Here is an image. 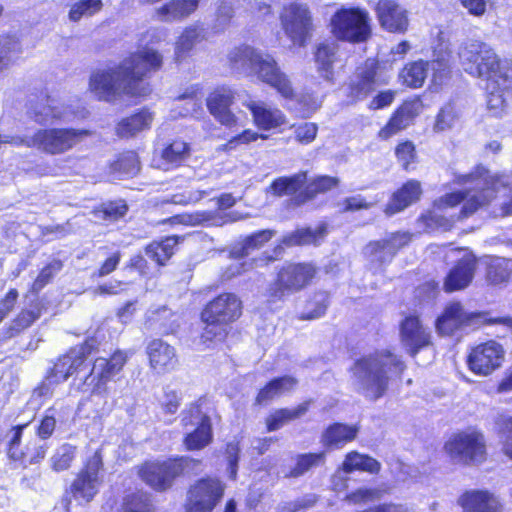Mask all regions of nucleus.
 Listing matches in <instances>:
<instances>
[{
	"label": "nucleus",
	"mask_w": 512,
	"mask_h": 512,
	"mask_svg": "<svg viewBox=\"0 0 512 512\" xmlns=\"http://www.w3.org/2000/svg\"><path fill=\"white\" fill-rule=\"evenodd\" d=\"M325 452L305 453L296 456V464L293 469L285 475L286 478H298L304 475L313 467H317L324 463Z\"/></svg>",
	"instance_id": "47"
},
{
	"label": "nucleus",
	"mask_w": 512,
	"mask_h": 512,
	"mask_svg": "<svg viewBox=\"0 0 512 512\" xmlns=\"http://www.w3.org/2000/svg\"><path fill=\"white\" fill-rule=\"evenodd\" d=\"M153 120V115L148 110H141L129 117L122 119L116 128L120 137H131L135 134L149 129Z\"/></svg>",
	"instance_id": "33"
},
{
	"label": "nucleus",
	"mask_w": 512,
	"mask_h": 512,
	"mask_svg": "<svg viewBox=\"0 0 512 512\" xmlns=\"http://www.w3.org/2000/svg\"><path fill=\"white\" fill-rule=\"evenodd\" d=\"M162 55L153 49H144L124 59L117 67L93 72L89 90L101 101L114 102L123 94L145 96L149 93L143 78L162 66Z\"/></svg>",
	"instance_id": "1"
},
{
	"label": "nucleus",
	"mask_w": 512,
	"mask_h": 512,
	"mask_svg": "<svg viewBox=\"0 0 512 512\" xmlns=\"http://www.w3.org/2000/svg\"><path fill=\"white\" fill-rule=\"evenodd\" d=\"M244 105L252 112L255 124L261 129L270 130L286 123L285 116L279 109L268 108L263 102L250 100Z\"/></svg>",
	"instance_id": "29"
},
{
	"label": "nucleus",
	"mask_w": 512,
	"mask_h": 512,
	"mask_svg": "<svg viewBox=\"0 0 512 512\" xmlns=\"http://www.w3.org/2000/svg\"><path fill=\"white\" fill-rule=\"evenodd\" d=\"M429 70L433 72V82L441 83L449 73V55L441 54L436 59H433L429 62Z\"/></svg>",
	"instance_id": "61"
},
{
	"label": "nucleus",
	"mask_w": 512,
	"mask_h": 512,
	"mask_svg": "<svg viewBox=\"0 0 512 512\" xmlns=\"http://www.w3.org/2000/svg\"><path fill=\"white\" fill-rule=\"evenodd\" d=\"M259 51L250 47V46H242L234 48L230 51L228 58L231 66L237 70H250L252 72V68L255 64V61L258 57Z\"/></svg>",
	"instance_id": "45"
},
{
	"label": "nucleus",
	"mask_w": 512,
	"mask_h": 512,
	"mask_svg": "<svg viewBox=\"0 0 512 512\" xmlns=\"http://www.w3.org/2000/svg\"><path fill=\"white\" fill-rule=\"evenodd\" d=\"M189 155V146L182 140H175L161 152V159L168 165H179Z\"/></svg>",
	"instance_id": "51"
},
{
	"label": "nucleus",
	"mask_w": 512,
	"mask_h": 512,
	"mask_svg": "<svg viewBox=\"0 0 512 512\" xmlns=\"http://www.w3.org/2000/svg\"><path fill=\"white\" fill-rule=\"evenodd\" d=\"M201 462L190 457L169 459L163 462L146 463L140 470L141 478L152 488L159 491L172 486L174 479L183 473L196 471Z\"/></svg>",
	"instance_id": "6"
},
{
	"label": "nucleus",
	"mask_w": 512,
	"mask_h": 512,
	"mask_svg": "<svg viewBox=\"0 0 512 512\" xmlns=\"http://www.w3.org/2000/svg\"><path fill=\"white\" fill-rule=\"evenodd\" d=\"M315 276L310 264H287L283 266L267 289L269 302L284 301L288 296L303 289Z\"/></svg>",
	"instance_id": "7"
},
{
	"label": "nucleus",
	"mask_w": 512,
	"mask_h": 512,
	"mask_svg": "<svg viewBox=\"0 0 512 512\" xmlns=\"http://www.w3.org/2000/svg\"><path fill=\"white\" fill-rule=\"evenodd\" d=\"M39 317L38 313L34 311H22L12 321L10 330V336L20 333L22 330L28 328L32 323Z\"/></svg>",
	"instance_id": "64"
},
{
	"label": "nucleus",
	"mask_w": 512,
	"mask_h": 512,
	"mask_svg": "<svg viewBox=\"0 0 512 512\" xmlns=\"http://www.w3.org/2000/svg\"><path fill=\"white\" fill-rule=\"evenodd\" d=\"M459 184H470L471 188L465 191L453 192L442 196L436 201L439 209L452 208L465 200L457 216V220L466 218L479 208L488 205L496 193H501L503 201L500 203L499 216L512 215V177L508 175H491L484 166H477L473 172L460 175Z\"/></svg>",
	"instance_id": "2"
},
{
	"label": "nucleus",
	"mask_w": 512,
	"mask_h": 512,
	"mask_svg": "<svg viewBox=\"0 0 512 512\" xmlns=\"http://www.w3.org/2000/svg\"><path fill=\"white\" fill-rule=\"evenodd\" d=\"M310 406V402L301 403L293 409H278L266 418V426L269 432L276 431L284 426L287 422L293 421L304 416Z\"/></svg>",
	"instance_id": "34"
},
{
	"label": "nucleus",
	"mask_w": 512,
	"mask_h": 512,
	"mask_svg": "<svg viewBox=\"0 0 512 512\" xmlns=\"http://www.w3.org/2000/svg\"><path fill=\"white\" fill-rule=\"evenodd\" d=\"M478 317L480 314L467 312L461 303L453 302L446 306L443 314L437 319L436 328L443 335H452Z\"/></svg>",
	"instance_id": "26"
},
{
	"label": "nucleus",
	"mask_w": 512,
	"mask_h": 512,
	"mask_svg": "<svg viewBox=\"0 0 512 512\" xmlns=\"http://www.w3.org/2000/svg\"><path fill=\"white\" fill-rule=\"evenodd\" d=\"M297 384L298 380L292 376L286 375L283 377L274 378L259 391L256 397V403L265 405L275 398H278L281 395L292 391Z\"/></svg>",
	"instance_id": "31"
},
{
	"label": "nucleus",
	"mask_w": 512,
	"mask_h": 512,
	"mask_svg": "<svg viewBox=\"0 0 512 512\" xmlns=\"http://www.w3.org/2000/svg\"><path fill=\"white\" fill-rule=\"evenodd\" d=\"M421 103L418 100L404 102L392 115L388 123L379 131V137L388 139L410 125L419 114Z\"/></svg>",
	"instance_id": "28"
},
{
	"label": "nucleus",
	"mask_w": 512,
	"mask_h": 512,
	"mask_svg": "<svg viewBox=\"0 0 512 512\" xmlns=\"http://www.w3.org/2000/svg\"><path fill=\"white\" fill-rule=\"evenodd\" d=\"M377 70L378 62L371 58L357 67L349 80L348 97L353 101H359L365 99L372 93L378 84Z\"/></svg>",
	"instance_id": "18"
},
{
	"label": "nucleus",
	"mask_w": 512,
	"mask_h": 512,
	"mask_svg": "<svg viewBox=\"0 0 512 512\" xmlns=\"http://www.w3.org/2000/svg\"><path fill=\"white\" fill-rule=\"evenodd\" d=\"M63 267V264L60 260L54 259L50 263H48L39 273L38 277L35 279L32 285L33 292H39L42 290L50 281L53 279L55 274H57Z\"/></svg>",
	"instance_id": "57"
},
{
	"label": "nucleus",
	"mask_w": 512,
	"mask_h": 512,
	"mask_svg": "<svg viewBox=\"0 0 512 512\" xmlns=\"http://www.w3.org/2000/svg\"><path fill=\"white\" fill-rule=\"evenodd\" d=\"M275 235L274 230L266 229L248 236L242 243L241 256H247L251 250L261 247Z\"/></svg>",
	"instance_id": "59"
},
{
	"label": "nucleus",
	"mask_w": 512,
	"mask_h": 512,
	"mask_svg": "<svg viewBox=\"0 0 512 512\" xmlns=\"http://www.w3.org/2000/svg\"><path fill=\"white\" fill-rule=\"evenodd\" d=\"M205 38V29L198 25L185 28L175 45V61L181 62Z\"/></svg>",
	"instance_id": "32"
},
{
	"label": "nucleus",
	"mask_w": 512,
	"mask_h": 512,
	"mask_svg": "<svg viewBox=\"0 0 512 512\" xmlns=\"http://www.w3.org/2000/svg\"><path fill=\"white\" fill-rule=\"evenodd\" d=\"M420 220L423 222L428 231H449L457 221V217L454 215L447 217L436 212H431L422 216Z\"/></svg>",
	"instance_id": "55"
},
{
	"label": "nucleus",
	"mask_w": 512,
	"mask_h": 512,
	"mask_svg": "<svg viewBox=\"0 0 512 512\" xmlns=\"http://www.w3.org/2000/svg\"><path fill=\"white\" fill-rule=\"evenodd\" d=\"M172 316V312L165 306L151 309L147 312L146 326L158 333L169 334L174 331V326L169 323Z\"/></svg>",
	"instance_id": "42"
},
{
	"label": "nucleus",
	"mask_w": 512,
	"mask_h": 512,
	"mask_svg": "<svg viewBox=\"0 0 512 512\" xmlns=\"http://www.w3.org/2000/svg\"><path fill=\"white\" fill-rule=\"evenodd\" d=\"M404 369V363L396 355L380 351L356 360L350 367V373L355 390L376 401L388 390L389 381L400 376Z\"/></svg>",
	"instance_id": "3"
},
{
	"label": "nucleus",
	"mask_w": 512,
	"mask_h": 512,
	"mask_svg": "<svg viewBox=\"0 0 512 512\" xmlns=\"http://www.w3.org/2000/svg\"><path fill=\"white\" fill-rule=\"evenodd\" d=\"M476 266V257L466 252L447 274L443 285L444 290L454 292L468 287L474 277Z\"/></svg>",
	"instance_id": "25"
},
{
	"label": "nucleus",
	"mask_w": 512,
	"mask_h": 512,
	"mask_svg": "<svg viewBox=\"0 0 512 512\" xmlns=\"http://www.w3.org/2000/svg\"><path fill=\"white\" fill-rule=\"evenodd\" d=\"M411 240V235L407 232H396L388 238L378 241H372L364 248V254L369 257L371 262L382 265L390 262L397 251L406 246Z\"/></svg>",
	"instance_id": "19"
},
{
	"label": "nucleus",
	"mask_w": 512,
	"mask_h": 512,
	"mask_svg": "<svg viewBox=\"0 0 512 512\" xmlns=\"http://www.w3.org/2000/svg\"><path fill=\"white\" fill-rule=\"evenodd\" d=\"M212 441L211 425H204L201 428H191L186 431L184 446L187 450H200L206 447Z\"/></svg>",
	"instance_id": "49"
},
{
	"label": "nucleus",
	"mask_w": 512,
	"mask_h": 512,
	"mask_svg": "<svg viewBox=\"0 0 512 512\" xmlns=\"http://www.w3.org/2000/svg\"><path fill=\"white\" fill-rule=\"evenodd\" d=\"M102 468V455L101 452L97 450L93 456L89 458L83 470L72 483L71 492L76 499H82L86 502L93 499L102 482L99 475Z\"/></svg>",
	"instance_id": "16"
},
{
	"label": "nucleus",
	"mask_w": 512,
	"mask_h": 512,
	"mask_svg": "<svg viewBox=\"0 0 512 512\" xmlns=\"http://www.w3.org/2000/svg\"><path fill=\"white\" fill-rule=\"evenodd\" d=\"M112 169L127 177L136 175L140 170L137 154L133 151L123 153L112 165Z\"/></svg>",
	"instance_id": "53"
},
{
	"label": "nucleus",
	"mask_w": 512,
	"mask_h": 512,
	"mask_svg": "<svg viewBox=\"0 0 512 512\" xmlns=\"http://www.w3.org/2000/svg\"><path fill=\"white\" fill-rule=\"evenodd\" d=\"M445 450L455 463L477 465L486 459L484 437L477 432H461L452 436Z\"/></svg>",
	"instance_id": "10"
},
{
	"label": "nucleus",
	"mask_w": 512,
	"mask_h": 512,
	"mask_svg": "<svg viewBox=\"0 0 512 512\" xmlns=\"http://www.w3.org/2000/svg\"><path fill=\"white\" fill-rule=\"evenodd\" d=\"M91 135L92 131L87 129H39L36 131L37 150L49 155H60L72 150Z\"/></svg>",
	"instance_id": "9"
},
{
	"label": "nucleus",
	"mask_w": 512,
	"mask_h": 512,
	"mask_svg": "<svg viewBox=\"0 0 512 512\" xmlns=\"http://www.w3.org/2000/svg\"><path fill=\"white\" fill-rule=\"evenodd\" d=\"M331 27L336 38L355 43L366 41L371 33L368 12L354 7L336 11Z\"/></svg>",
	"instance_id": "8"
},
{
	"label": "nucleus",
	"mask_w": 512,
	"mask_h": 512,
	"mask_svg": "<svg viewBox=\"0 0 512 512\" xmlns=\"http://www.w3.org/2000/svg\"><path fill=\"white\" fill-rule=\"evenodd\" d=\"M27 425L13 427V435L8 443V456L11 460L19 462L24 468L40 463L46 456L48 445L41 439L32 438L23 447L21 438L23 429Z\"/></svg>",
	"instance_id": "13"
},
{
	"label": "nucleus",
	"mask_w": 512,
	"mask_h": 512,
	"mask_svg": "<svg viewBox=\"0 0 512 512\" xmlns=\"http://www.w3.org/2000/svg\"><path fill=\"white\" fill-rule=\"evenodd\" d=\"M400 337L403 346L411 356L430 343V334L416 316H407L400 325Z\"/></svg>",
	"instance_id": "22"
},
{
	"label": "nucleus",
	"mask_w": 512,
	"mask_h": 512,
	"mask_svg": "<svg viewBox=\"0 0 512 512\" xmlns=\"http://www.w3.org/2000/svg\"><path fill=\"white\" fill-rule=\"evenodd\" d=\"M242 313V303L233 293H223L207 304L202 312V320L207 323L202 334L204 341L222 338V325L235 321Z\"/></svg>",
	"instance_id": "5"
},
{
	"label": "nucleus",
	"mask_w": 512,
	"mask_h": 512,
	"mask_svg": "<svg viewBox=\"0 0 512 512\" xmlns=\"http://www.w3.org/2000/svg\"><path fill=\"white\" fill-rule=\"evenodd\" d=\"M326 233V226L321 225L315 231L310 228L298 229L283 237L282 243L286 246L305 245L315 243Z\"/></svg>",
	"instance_id": "48"
},
{
	"label": "nucleus",
	"mask_w": 512,
	"mask_h": 512,
	"mask_svg": "<svg viewBox=\"0 0 512 512\" xmlns=\"http://www.w3.org/2000/svg\"><path fill=\"white\" fill-rule=\"evenodd\" d=\"M512 274V262L503 258L493 259L487 267V279L497 285L507 282Z\"/></svg>",
	"instance_id": "50"
},
{
	"label": "nucleus",
	"mask_w": 512,
	"mask_h": 512,
	"mask_svg": "<svg viewBox=\"0 0 512 512\" xmlns=\"http://www.w3.org/2000/svg\"><path fill=\"white\" fill-rule=\"evenodd\" d=\"M429 62L423 60L407 64L400 73V78L407 86L421 87L428 75Z\"/></svg>",
	"instance_id": "41"
},
{
	"label": "nucleus",
	"mask_w": 512,
	"mask_h": 512,
	"mask_svg": "<svg viewBox=\"0 0 512 512\" xmlns=\"http://www.w3.org/2000/svg\"><path fill=\"white\" fill-rule=\"evenodd\" d=\"M102 6V0H79L71 6L69 19L77 22L82 17H89L99 12Z\"/></svg>",
	"instance_id": "52"
},
{
	"label": "nucleus",
	"mask_w": 512,
	"mask_h": 512,
	"mask_svg": "<svg viewBox=\"0 0 512 512\" xmlns=\"http://www.w3.org/2000/svg\"><path fill=\"white\" fill-rule=\"evenodd\" d=\"M340 180L337 177L331 176H319L311 181L306 189V197L308 199L313 198L318 193H325L338 186Z\"/></svg>",
	"instance_id": "56"
},
{
	"label": "nucleus",
	"mask_w": 512,
	"mask_h": 512,
	"mask_svg": "<svg viewBox=\"0 0 512 512\" xmlns=\"http://www.w3.org/2000/svg\"><path fill=\"white\" fill-rule=\"evenodd\" d=\"M223 493L224 486L218 479L197 481L188 491L186 512H212Z\"/></svg>",
	"instance_id": "14"
},
{
	"label": "nucleus",
	"mask_w": 512,
	"mask_h": 512,
	"mask_svg": "<svg viewBox=\"0 0 512 512\" xmlns=\"http://www.w3.org/2000/svg\"><path fill=\"white\" fill-rule=\"evenodd\" d=\"M147 354L152 369L158 373L173 370L178 363L176 350L161 339H154L147 346Z\"/></svg>",
	"instance_id": "27"
},
{
	"label": "nucleus",
	"mask_w": 512,
	"mask_h": 512,
	"mask_svg": "<svg viewBox=\"0 0 512 512\" xmlns=\"http://www.w3.org/2000/svg\"><path fill=\"white\" fill-rule=\"evenodd\" d=\"M422 193L420 182L410 180L405 183L397 192H395L386 205L385 213L393 215L404 210L406 207L416 202Z\"/></svg>",
	"instance_id": "30"
},
{
	"label": "nucleus",
	"mask_w": 512,
	"mask_h": 512,
	"mask_svg": "<svg viewBox=\"0 0 512 512\" xmlns=\"http://www.w3.org/2000/svg\"><path fill=\"white\" fill-rule=\"evenodd\" d=\"M259 80L270 85L286 99H293L294 89L287 75L281 71L276 60L267 53L259 51L258 57L252 68Z\"/></svg>",
	"instance_id": "15"
},
{
	"label": "nucleus",
	"mask_w": 512,
	"mask_h": 512,
	"mask_svg": "<svg viewBox=\"0 0 512 512\" xmlns=\"http://www.w3.org/2000/svg\"><path fill=\"white\" fill-rule=\"evenodd\" d=\"M375 12L384 30L399 34L407 31L409 26L407 10L394 0H379Z\"/></svg>",
	"instance_id": "20"
},
{
	"label": "nucleus",
	"mask_w": 512,
	"mask_h": 512,
	"mask_svg": "<svg viewBox=\"0 0 512 512\" xmlns=\"http://www.w3.org/2000/svg\"><path fill=\"white\" fill-rule=\"evenodd\" d=\"M380 468L381 464L376 459L355 451L348 453L342 464V469L345 473H351L354 470L378 473Z\"/></svg>",
	"instance_id": "38"
},
{
	"label": "nucleus",
	"mask_w": 512,
	"mask_h": 512,
	"mask_svg": "<svg viewBox=\"0 0 512 512\" xmlns=\"http://www.w3.org/2000/svg\"><path fill=\"white\" fill-rule=\"evenodd\" d=\"M356 435V427L335 423L326 429L323 435V442L328 446H339L352 441Z\"/></svg>",
	"instance_id": "40"
},
{
	"label": "nucleus",
	"mask_w": 512,
	"mask_h": 512,
	"mask_svg": "<svg viewBox=\"0 0 512 512\" xmlns=\"http://www.w3.org/2000/svg\"><path fill=\"white\" fill-rule=\"evenodd\" d=\"M126 355L120 351L114 353L110 359L97 358L90 373L85 377L82 384L83 392L101 394L106 391L105 384L115 376L126 363Z\"/></svg>",
	"instance_id": "12"
},
{
	"label": "nucleus",
	"mask_w": 512,
	"mask_h": 512,
	"mask_svg": "<svg viewBox=\"0 0 512 512\" xmlns=\"http://www.w3.org/2000/svg\"><path fill=\"white\" fill-rule=\"evenodd\" d=\"M233 99V91L227 87L216 88L206 99L210 114L222 125L228 127L235 125L237 122L236 116L230 110Z\"/></svg>",
	"instance_id": "23"
},
{
	"label": "nucleus",
	"mask_w": 512,
	"mask_h": 512,
	"mask_svg": "<svg viewBox=\"0 0 512 512\" xmlns=\"http://www.w3.org/2000/svg\"><path fill=\"white\" fill-rule=\"evenodd\" d=\"M200 0H172L158 9L164 21H175L187 17L198 7Z\"/></svg>",
	"instance_id": "35"
},
{
	"label": "nucleus",
	"mask_w": 512,
	"mask_h": 512,
	"mask_svg": "<svg viewBox=\"0 0 512 512\" xmlns=\"http://www.w3.org/2000/svg\"><path fill=\"white\" fill-rule=\"evenodd\" d=\"M181 424L185 431L191 428L211 425L210 417L202 410L201 402L191 403L181 412Z\"/></svg>",
	"instance_id": "44"
},
{
	"label": "nucleus",
	"mask_w": 512,
	"mask_h": 512,
	"mask_svg": "<svg viewBox=\"0 0 512 512\" xmlns=\"http://www.w3.org/2000/svg\"><path fill=\"white\" fill-rule=\"evenodd\" d=\"M511 83L512 78H510L505 84L503 81H498V83L495 84H491V82H489L487 86V107L493 116L499 117L503 114L506 107L504 90L509 88Z\"/></svg>",
	"instance_id": "39"
},
{
	"label": "nucleus",
	"mask_w": 512,
	"mask_h": 512,
	"mask_svg": "<svg viewBox=\"0 0 512 512\" xmlns=\"http://www.w3.org/2000/svg\"><path fill=\"white\" fill-rule=\"evenodd\" d=\"M335 54V43H321L315 52V61L318 65V70L326 80L332 79Z\"/></svg>",
	"instance_id": "43"
},
{
	"label": "nucleus",
	"mask_w": 512,
	"mask_h": 512,
	"mask_svg": "<svg viewBox=\"0 0 512 512\" xmlns=\"http://www.w3.org/2000/svg\"><path fill=\"white\" fill-rule=\"evenodd\" d=\"M22 52L19 39L11 35L0 36V73L15 63Z\"/></svg>",
	"instance_id": "37"
},
{
	"label": "nucleus",
	"mask_w": 512,
	"mask_h": 512,
	"mask_svg": "<svg viewBox=\"0 0 512 512\" xmlns=\"http://www.w3.org/2000/svg\"><path fill=\"white\" fill-rule=\"evenodd\" d=\"M459 58L464 70L472 76L487 78L491 84L503 81L504 84L512 78V71L505 69L493 48L479 40H468L459 48Z\"/></svg>",
	"instance_id": "4"
},
{
	"label": "nucleus",
	"mask_w": 512,
	"mask_h": 512,
	"mask_svg": "<svg viewBox=\"0 0 512 512\" xmlns=\"http://www.w3.org/2000/svg\"><path fill=\"white\" fill-rule=\"evenodd\" d=\"M181 398L176 390L165 387L160 399L162 410L167 414H175L180 406Z\"/></svg>",
	"instance_id": "63"
},
{
	"label": "nucleus",
	"mask_w": 512,
	"mask_h": 512,
	"mask_svg": "<svg viewBox=\"0 0 512 512\" xmlns=\"http://www.w3.org/2000/svg\"><path fill=\"white\" fill-rule=\"evenodd\" d=\"M127 210L126 203L123 200H117L104 203L100 212L103 214V219L115 221L122 218Z\"/></svg>",
	"instance_id": "62"
},
{
	"label": "nucleus",
	"mask_w": 512,
	"mask_h": 512,
	"mask_svg": "<svg viewBox=\"0 0 512 512\" xmlns=\"http://www.w3.org/2000/svg\"><path fill=\"white\" fill-rule=\"evenodd\" d=\"M306 172H299L291 177H279L270 185V189L276 196L292 195L296 193L306 182Z\"/></svg>",
	"instance_id": "46"
},
{
	"label": "nucleus",
	"mask_w": 512,
	"mask_h": 512,
	"mask_svg": "<svg viewBox=\"0 0 512 512\" xmlns=\"http://www.w3.org/2000/svg\"><path fill=\"white\" fill-rule=\"evenodd\" d=\"M458 120V114L455 107L451 104L445 105L436 117L434 125L435 131H445L452 128Z\"/></svg>",
	"instance_id": "60"
},
{
	"label": "nucleus",
	"mask_w": 512,
	"mask_h": 512,
	"mask_svg": "<svg viewBox=\"0 0 512 512\" xmlns=\"http://www.w3.org/2000/svg\"><path fill=\"white\" fill-rule=\"evenodd\" d=\"M504 355L505 351L499 343L488 341L471 350L467 364L473 373L487 376L501 366Z\"/></svg>",
	"instance_id": "17"
},
{
	"label": "nucleus",
	"mask_w": 512,
	"mask_h": 512,
	"mask_svg": "<svg viewBox=\"0 0 512 512\" xmlns=\"http://www.w3.org/2000/svg\"><path fill=\"white\" fill-rule=\"evenodd\" d=\"M123 508L125 512H149L151 502L146 493H132L124 498Z\"/></svg>",
	"instance_id": "58"
},
{
	"label": "nucleus",
	"mask_w": 512,
	"mask_h": 512,
	"mask_svg": "<svg viewBox=\"0 0 512 512\" xmlns=\"http://www.w3.org/2000/svg\"><path fill=\"white\" fill-rule=\"evenodd\" d=\"M458 504L463 512H503L499 497L488 490H468L459 497Z\"/></svg>",
	"instance_id": "24"
},
{
	"label": "nucleus",
	"mask_w": 512,
	"mask_h": 512,
	"mask_svg": "<svg viewBox=\"0 0 512 512\" xmlns=\"http://www.w3.org/2000/svg\"><path fill=\"white\" fill-rule=\"evenodd\" d=\"M88 352V346L83 345L75 347L66 355L59 357L46 377L48 384H56L67 380L70 375L78 371L83 365L85 356Z\"/></svg>",
	"instance_id": "21"
},
{
	"label": "nucleus",
	"mask_w": 512,
	"mask_h": 512,
	"mask_svg": "<svg viewBox=\"0 0 512 512\" xmlns=\"http://www.w3.org/2000/svg\"><path fill=\"white\" fill-rule=\"evenodd\" d=\"M75 450L70 444L60 446L50 459L52 469L56 472L67 470L75 457Z\"/></svg>",
	"instance_id": "54"
},
{
	"label": "nucleus",
	"mask_w": 512,
	"mask_h": 512,
	"mask_svg": "<svg viewBox=\"0 0 512 512\" xmlns=\"http://www.w3.org/2000/svg\"><path fill=\"white\" fill-rule=\"evenodd\" d=\"M280 19L284 33L292 43L299 47L305 46L314 30L309 7L302 3H291L284 7Z\"/></svg>",
	"instance_id": "11"
},
{
	"label": "nucleus",
	"mask_w": 512,
	"mask_h": 512,
	"mask_svg": "<svg viewBox=\"0 0 512 512\" xmlns=\"http://www.w3.org/2000/svg\"><path fill=\"white\" fill-rule=\"evenodd\" d=\"M177 243L178 239L175 236L166 237L161 241H153L146 246L145 254L159 266H163L174 254Z\"/></svg>",
	"instance_id": "36"
}]
</instances>
